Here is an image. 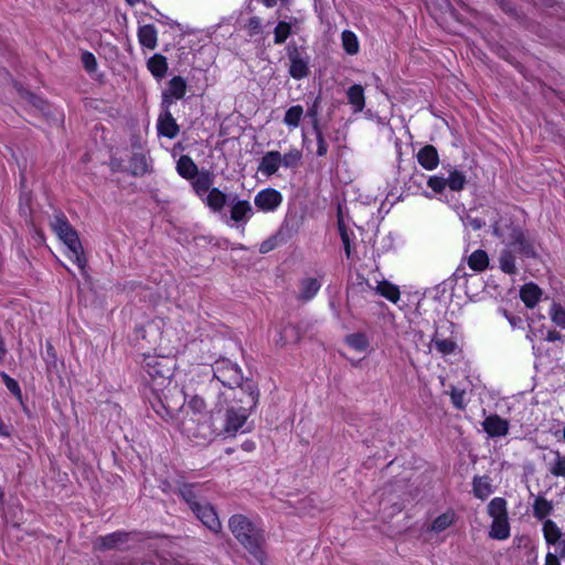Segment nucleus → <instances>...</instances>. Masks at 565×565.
Returning a JSON list of instances; mask_svg holds the SVG:
<instances>
[{"label": "nucleus", "mask_w": 565, "mask_h": 565, "mask_svg": "<svg viewBox=\"0 0 565 565\" xmlns=\"http://www.w3.org/2000/svg\"><path fill=\"white\" fill-rule=\"evenodd\" d=\"M147 66L156 78H163L168 71V62L166 56L154 54L147 62Z\"/></svg>", "instance_id": "obj_29"}, {"label": "nucleus", "mask_w": 565, "mask_h": 565, "mask_svg": "<svg viewBox=\"0 0 565 565\" xmlns=\"http://www.w3.org/2000/svg\"><path fill=\"white\" fill-rule=\"evenodd\" d=\"M562 338V335L559 334V332L555 331V330H550L546 334V340L548 342H555V341H559Z\"/></svg>", "instance_id": "obj_64"}, {"label": "nucleus", "mask_w": 565, "mask_h": 565, "mask_svg": "<svg viewBox=\"0 0 565 565\" xmlns=\"http://www.w3.org/2000/svg\"><path fill=\"white\" fill-rule=\"evenodd\" d=\"M349 103L353 106L354 113H360L365 107L364 89L361 85H352L348 92Z\"/></svg>", "instance_id": "obj_27"}, {"label": "nucleus", "mask_w": 565, "mask_h": 565, "mask_svg": "<svg viewBox=\"0 0 565 565\" xmlns=\"http://www.w3.org/2000/svg\"><path fill=\"white\" fill-rule=\"evenodd\" d=\"M196 518L212 532L218 533L222 530L221 521L213 507L205 500L192 510Z\"/></svg>", "instance_id": "obj_12"}, {"label": "nucleus", "mask_w": 565, "mask_h": 565, "mask_svg": "<svg viewBox=\"0 0 565 565\" xmlns=\"http://www.w3.org/2000/svg\"><path fill=\"white\" fill-rule=\"evenodd\" d=\"M51 226L54 231V233L60 236V233H66L71 231V224L68 223L67 218L63 214H57L54 216L53 221L51 222Z\"/></svg>", "instance_id": "obj_46"}, {"label": "nucleus", "mask_w": 565, "mask_h": 565, "mask_svg": "<svg viewBox=\"0 0 565 565\" xmlns=\"http://www.w3.org/2000/svg\"><path fill=\"white\" fill-rule=\"evenodd\" d=\"M153 408L156 413L166 420L175 419L177 417V415L174 416V409L166 406L161 401L158 402V407L153 405Z\"/></svg>", "instance_id": "obj_54"}, {"label": "nucleus", "mask_w": 565, "mask_h": 565, "mask_svg": "<svg viewBox=\"0 0 565 565\" xmlns=\"http://www.w3.org/2000/svg\"><path fill=\"white\" fill-rule=\"evenodd\" d=\"M203 200L206 205L216 213H222L224 206L228 205V195L216 188H212Z\"/></svg>", "instance_id": "obj_19"}, {"label": "nucleus", "mask_w": 565, "mask_h": 565, "mask_svg": "<svg viewBox=\"0 0 565 565\" xmlns=\"http://www.w3.org/2000/svg\"><path fill=\"white\" fill-rule=\"evenodd\" d=\"M341 40L343 49L348 54L354 55L359 52V41L352 31L344 30L341 34Z\"/></svg>", "instance_id": "obj_39"}, {"label": "nucleus", "mask_w": 565, "mask_h": 565, "mask_svg": "<svg viewBox=\"0 0 565 565\" xmlns=\"http://www.w3.org/2000/svg\"><path fill=\"white\" fill-rule=\"evenodd\" d=\"M26 189H28L26 179H21V182H20L21 195H20V198H21V200H25L29 203L31 200V195L29 192H26Z\"/></svg>", "instance_id": "obj_62"}, {"label": "nucleus", "mask_w": 565, "mask_h": 565, "mask_svg": "<svg viewBox=\"0 0 565 565\" xmlns=\"http://www.w3.org/2000/svg\"><path fill=\"white\" fill-rule=\"evenodd\" d=\"M287 55L290 61L289 75L295 79H302L310 73L309 56L303 46L290 42L287 47Z\"/></svg>", "instance_id": "obj_7"}, {"label": "nucleus", "mask_w": 565, "mask_h": 565, "mask_svg": "<svg viewBox=\"0 0 565 565\" xmlns=\"http://www.w3.org/2000/svg\"><path fill=\"white\" fill-rule=\"evenodd\" d=\"M213 377L206 387V397L210 402L214 401V396L224 388L239 385L244 382L242 369L237 363L232 362L227 358L217 359L212 365Z\"/></svg>", "instance_id": "obj_3"}, {"label": "nucleus", "mask_w": 565, "mask_h": 565, "mask_svg": "<svg viewBox=\"0 0 565 565\" xmlns=\"http://www.w3.org/2000/svg\"><path fill=\"white\" fill-rule=\"evenodd\" d=\"M554 455V461L550 465L548 471L554 477H565V456L558 450H551Z\"/></svg>", "instance_id": "obj_40"}, {"label": "nucleus", "mask_w": 565, "mask_h": 565, "mask_svg": "<svg viewBox=\"0 0 565 565\" xmlns=\"http://www.w3.org/2000/svg\"><path fill=\"white\" fill-rule=\"evenodd\" d=\"M482 427L490 437H503L509 431L508 420L501 418L499 415L488 416L483 420Z\"/></svg>", "instance_id": "obj_15"}, {"label": "nucleus", "mask_w": 565, "mask_h": 565, "mask_svg": "<svg viewBox=\"0 0 565 565\" xmlns=\"http://www.w3.org/2000/svg\"><path fill=\"white\" fill-rule=\"evenodd\" d=\"M550 316L556 326L565 329V309L559 303L553 302Z\"/></svg>", "instance_id": "obj_47"}, {"label": "nucleus", "mask_w": 565, "mask_h": 565, "mask_svg": "<svg viewBox=\"0 0 565 565\" xmlns=\"http://www.w3.org/2000/svg\"><path fill=\"white\" fill-rule=\"evenodd\" d=\"M205 398L209 399L206 396L205 397H202L199 395L192 396L188 403V408H189L188 411L190 413L207 414L205 412V408H206Z\"/></svg>", "instance_id": "obj_49"}, {"label": "nucleus", "mask_w": 565, "mask_h": 565, "mask_svg": "<svg viewBox=\"0 0 565 565\" xmlns=\"http://www.w3.org/2000/svg\"><path fill=\"white\" fill-rule=\"evenodd\" d=\"M129 170L134 177L150 173V164L147 156L142 152L132 153L129 162Z\"/></svg>", "instance_id": "obj_21"}, {"label": "nucleus", "mask_w": 565, "mask_h": 565, "mask_svg": "<svg viewBox=\"0 0 565 565\" xmlns=\"http://www.w3.org/2000/svg\"><path fill=\"white\" fill-rule=\"evenodd\" d=\"M504 247L499 256L500 269L509 275H515L516 258L536 257L535 242L525 232L513 223H500L494 227Z\"/></svg>", "instance_id": "obj_1"}, {"label": "nucleus", "mask_w": 565, "mask_h": 565, "mask_svg": "<svg viewBox=\"0 0 565 565\" xmlns=\"http://www.w3.org/2000/svg\"><path fill=\"white\" fill-rule=\"evenodd\" d=\"M493 1L495 2L497 6L500 7V9L505 14H508L509 17H511L519 23L525 22V19H526L525 15L516 9V7L512 3L511 0H493Z\"/></svg>", "instance_id": "obj_37"}, {"label": "nucleus", "mask_w": 565, "mask_h": 565, "mask_svg": "<svg viewBox=\"0 0 565 565\" xmlns=\"http://www.w3.org/2000/svg\"><path fill=\"white\" fill-rule=\"evenodd\" d=\"M465 181L466 179H427V185L435 193H440L446 186L452 191H460L463 189Z\"/></svg>", "instance_id": "obj_20"}, {"label": "nucleus", "mask_w": 565, "mask_h": 565, "mask_svg": "<svg viewBox=\"0 0 565 565\" xmlns=\"http://www.w3.org/2000/svg\"><path fill=\"white\" fill-rule=\"evenodd\" d=\"M312 328V323L309 321H300L296 324L288 323L280 331L279 342L285 345L289 343H298L303 335L309 332Z\"/></svg>", "instance_id": "obj_11"}, {"label": "nucleus", "mask_w": 565, "mask_h": 565, "mask_svg": "<svg viewBox=\"0 0 565 565\" xmlns=\"http://www.w3.org/2000/svg\"><path fill=\"white\" fill-rule=\"evenodd\" d=\"M280 167V152L273 150L264 154L258 171L267 177L275 174Z\"/></svg>", "instance_id": "obj_18"}, {"label": "nucleus", "mask_w": 565, "mask_h": 565, "mask_svg": "<svg viewBox=\"0 0 565 565\" xmlns=\"http://www.w3.org/2000/svg\"><path fill=\"white\" fill-rule=\"evenodd\" d=\"M315 132H316L317 145H318L317 154L322 157L328 152V145L323 138L321 129H318V131H315Z\"/></svg>", "instance_id": "obj_56"}, {"label": "nucleus", "mask_w": 565, "mask_h": 565, "mask_svg": "<svg viewBox=\"0 0 565 565\" xmlns=\"http://www.w3.org/2000/svg\"><path fill=\"white\" fill-rule=\"evenodd\" d=\"M345 342L359 352H363L369 347V340L364 333H353L347 337Z\"/></svg>", "instance_id": "obj_42"}, {"label": "nucleus", "mask_w": 565, "mask_h": 565, "mask_svg": "<svg viewBox=\"0 0 565 565\" xmlns=\"http://www.w3.org/2000/svg\"><path fill=\"white\" fill-rule=\"evenodd\" d=\"M228 207L230 217L226 218V214H224L226 223L233 221L236 224H246L254 215L252 204L247 200H241L236 194L228 195Z\"/></svg>", "instance_id": "obj_10"}, {"label": "nucleus", "mask_w": 565, "mask_h": 565, "mask_svg": "<svg viewBox=\"0 0 565 565\" xmlns=\"http://www.w3.org/2000/svg\"><path fill=\"white\" fill-rule=\"evenodd\" d=\"M192 188L202 199L212 190V179H192Z\"/></svg>", "instance_id": "obj_48"}, {"label": "nucleus", "mask_w": 565, "mask_h": 565, "mask_svg": "<svg viewBox=\"0 0 565 565\" xmlns=\"http://www.w3.org/2000/svg\"><path fill=\"white\" fill-rule=\"evenodd\" d=\"M245 390L247 393L245 394L244 403H246L247 406H242V409H238L236 405L225 406L226 412L223 431L227 436H235L238 431H246L244 427L247 418L258 403L259 391L257 384L248 383Z\"/></svg>", "instance_id": "obj_4"}, {"label": "nucleus", "mask_w": 565, "mask_h": 565, "mask_svg": "<svg viewBox=\"0 0 565 565\" xmlns=\"http://www.w3.org/2000/svg\"><path fill=\"white\" fill-rule=\"evenodd\" d=\"M177 171L181 177H210L209 173L202 172L199 175L198 167L189 156H181L177 162Z\"/></svg>", "instance_id": "obj_24"}, {"label": "nucleus", "mask_w": 565, "mask_h": 565, "mask_svg": "<svg viewBox=\"0 0 565 565\" xmlns=\"http://www.w3.org/2000/svg\"><path fill=\"white\" fill-rule=\"evenodd\" d=\"M169 95L173 96L174 99H181L186 93V82L181 76L172 77L168 83V88L164 89Z\"/></svg>", "instance_id": "obj_34"}, {"label": "nucleus", "mask_w": 565, "mask_h": 565, "mask_svg": "<svg viewBox=\"0 0 565 565\" xmlns=\"http://www.w3.org/2000/svg\"><path fill=\"white\" fill-rule=\"evenodd\" d=\"M376 291L385 297L386 299H388L390 301L392 302H397L399 300V297H401V292H399V289L397 288V286L388 282V281H381L379 282L377 287H376Z\"/></svg>", "instance_id": "obj_38"}, {"label": "nucleus", "mask_w": 565, "mask_h": 565, "mask_svg": "<svg viewBox=\"0 0 565 565\" xmlns=\"http://www.w3.org/2000/svg\"><path fill=\"white\" fill-rule=\"evenodd\" d=\"M307 115L312 119V127L315 131L320 129L318 121V102L316 100L313 105L308 109Z\"/></svg>", "instance_id": "obj_58"}, {"label": "nucleus", "mask_w": 565, "mask_h": 565, "mask_svg": "<svg viewBox=\"0 0 565 565\" xmlns=\"http://www.w3.org/2000/svg\"><path fill=\"white\" fill-rule=\"evenodd\" d=\"M488 512L492 519L508 518L507 501L503 498H493L488 504Z\"/></svg>", "instance_id": "obj_36"}, {"label": "nucleus", "mask_w": 565, "mask_h": 565, "mask_svg": "<svg viewBox=\"0 0 565 565\" xmlns=\"http://www.w3.org/2000/svg\"><path fill=\"white\" fill-rule=\"evenodd\" d=\"M291 34V25L288 22L279 21L274 30V43L282 44Z\"/></svg>", "instance_id": "obj_44"}, {"label": "nucleus", "mask_w": 565, "mask_h": 565, "mask_svg": "<svg viewBox=\"0 0 565 565\" xmlns=\"http://www.w3.org/2000/svg\"><path fill=\"white\" fill-rule=\"evenodd\" d=\"M302 164V152L299 149H290L285 154L280 153V167L294 171Z\"/></svg>", "instance_id": "obj_32"}, {"label": "nucleus", "mask_w": 565, "mask_h": 565, "mask_svg": "<svg viewBox=\"0 0 565 565\" xmlns=\"http://www.w3.org/2000/svg\"><path fill=\"white\" fill-rule=\"evenodd\" d=\"M450 397H451V402L456 408H458V409L465 408V404H463L465 392L463 391L454 388L450 393Z\"/></svg>", "instance_id": "obj_55"}, {"label": "nucleus", "mask_w": 565, "mask_h": 565, "mask_svg": "<svg viewBox=\"0 0 565 565\" xmlns=\"http://www.w3.org/2000/svg\"><path fill=\"white\" fill-rule=\"evenodd\" d=\"M533 516L540 521H543L553 511V503L543 495H536L532 504Z\"/></svg>", "instance_id": "obj_28"}, {"label": "nucleus", "mask_w": 565, "mask_h": 565, "mask_svg": "<svg viewBox=\"0 0 565 565\" xmlns=\"http://www.w3.org/2000/svg\"><path fill=\"white\" fill-rule=\"evenodd\" d=\"M433 342L435 343L438 352L443 354H451L455 352L457 348V343L451 339H438L437 334L433 338Z\"/></svg>", "instance_id": "obj_45"}, {"label": "nucleus", "mask_w": 565, "mask_h": 565, "mask_svg": "<svg viewBox=\"0 0 565 565\" xmlns=\"http://www.w3.org/2000/svg\"><path fill=\"white\" fill-rule=\"evenodd\" d=\"M472 487L473 494L481 500L487 499L493 492L490 479L487 476L475 477Z\"/></svg>", "instance_id": "obj_31"}, {"label": "nucleus", "mask_w": 565, "mask_h": 565, "mask_svg": "<svg viewBox=\"0 0 565 565\" xmlns=\"http://www.w3.org/2000/svg\"><path fill=\"white\" fill-rule=\"evenodd\" d=\"M82 63H83V66L84 68L89 72V73H93L96 71L97 68V61H96V57L94 56L93 53L86 51L82 54Z\"/></svg>", "instance_id": "obj_52"}, {"label": "nucleus", "mask_w": 565, "mask_h": 565, "mask_svg": "<svg viewBox=\"0 0 565 565\" xmlns=\"http://www.w3.org/2000/svg\"><path fill=\"white\" fill-rule=\"evenodd\" d=\"M158 134L169 139L178 136L180 128L170 110L161 111L157 122Z\"/></svg>", "instance_id": "obj_14"}, {"label": "nucleus", "mask_w": 565, "mask_h": 565, "mask_svg": "<svg viewBox=\"0 0 565 565\" xmlns=\"http://www.w3.org/2000/svg\"><path fill=\"white\" fill-rule=\"evenodd\" d=\"M175 420L182 434L196 441H207L212 439L214 430L211 425V418L207 414L190 413L189 411H179Z\"/></svg>", "instance_id": "obj_5"}, {"label": "nucleus", "mask_w": 565, "mask_h": 565, "mask_svg": "<svg viewBox=\"0 0 565 565\" xmlns=\"http://www.w3.org/2000/svg\"><path fill=\"white\" fill-rule=\"evenodd\" d=\"M143 369L153 380H170L173 375V360L169 356L146 355Z\"/></svg>", "instance_id": "obj_9"}, {"label": "nucleus", "mask_w": 565, "mask_h": 565, "mask_svg": "<svg viewBox=\"0 0 565 565\" xmlns=\"http://www.w3.org/2000/svg\"><path fill=\"white\" fill-rule=\"evenodd\" d=\"M128 541V533L126 532H114L105 536H99L94 546L100 551L113 550L121 546Z\"/></svg>", "instance_id": "obj_16"}, {"label": "nucleus", "mask_w": 565, "mask_h": 565, "mask_svg": "<svg viewBox=\"0 0 565 565\" xmlns=\"http://www.w3.org/2000/svg\"><path fill=\"white\" fill-rule=\"evenodd\" d=\"M281 202L282 195L280 192L271 188L259 191L254 199L255 205L264 212L275 211Z\"/></svg>", "instance_id": "obj_13"}, {"label": "nucleus", "mask_w": 565, "mask_h": 565, "mask_svg": "<svg viewBox=\"0 0 565 565\" xmlns=\"http://www.w3.org/2000/svg\"><path fill=\"white\" fill-rule=\"evenodd\" d=\"M545 565H561L558 556L553 553H547L545 557Z\"/></svg>", "instance_id": "obj_63"}, {"label": "nucleus", "mask_w": 565, "mask_h": 565, "mask_svg": "<svg viewBox=\"0 0 565 565\" xmlns=\"http://www.w3.org/2000/svg\"><path fill=\"white\" fill-rule=\"evenodd\" d=\"M279 236L280 232L262 242V244L259 245V253L266 254L275 249L278 246L279 242H281V239H279Z\"/></svg>", "instance_id": "obj_51"}, {"label": "nucleus", "mask_w": 565, "mask_h": 565, "mask_svg": "<svg viewBox=\"0 0 565 565\" xmlns=\"http://www.w3.org/2000/svg\"><path fill=\"white\" fill-rule=\"evenodd\" d=\"M46 363L47 364H55V361H56V354H55V349L54 347L52 345V343L47 342L46 343Z\"/></svg>", "instance_id": "obj_61"}, {"label": "nucleus", "mask_w": 565, "mask_h": 565, "mask_svg": "<svg viewBox=\"0 0 565 565\" xmlns=\"http://www.w3.org/2000/svg\"><path fill=\"white\" fill-rule=\"evenodd\" d=\"M468 265L475 271H483L489 265L488 254L483 249L475 250L468 258Z\"/></svg>", "instance_id": "obj_35"}, {"label": "nucleus", "mask_w": 565, "mask_h": 565, "mask_svg": "<svg viewBox=\"0 0 565 565\" xmlns=\"http://www.w3.org/2000/svg\"><path fill=\"white\" fill-rule=\"evenodd\" d=\"M228 529L236 541L258 562L265 559V531L244 514H233L228 519Z\"/></svg>", "instance_id": "obj_2"}, {"label": "nucleus", "mask_w": 565, "mask_h": 565, "mask_svg": "<svg viewBox=\"0 0 565 565\" xmlns=\"http://www.w3.org/2000/svg\"><path fill=\"white\" fill-rule=\"evenodd\" d=\"M542 290L533 282L525 284L520 290V297L527 308H533L539 302Z\"/></svg>", "instance_id": "obj_23"}, {"label": "nucleus", "mask_w": 565, "mask_h": 565, "mask_svg": "<svg viewBox=\"0 0 565 565\" xmlns=\"http://www.w3.org/2000/svg\"><path fill=\"white\" fill-rule=\"evenodd\" d=\"M543 534L547 544L555 545L561 541L562 532L557 524L550 519L543 522Z\"/></svg>", "instance_id": "obj_33"}, {"label": "nucleus", "mask_w": 565, "mask_h": 565, "mask_svg": "<svg viewBox=\"0 0 565 565\" xmlns=\"http://www.w3.org/2000/svg\"><path fill=\"white\" fill-rule=\"evenodd\" d=\"M58 238L65 244L67 248V257L78 266L82 274H85L87 260L75 228L71 226V231L66 233H60Z\"/></svg>", "instance_id": "obj_8"}, {"label": "nucleus", "mask_w": 565, "mask_h": 565, "mask_svg": "<svg viewBox=\"0 0 565 565\" xmlns=\"http://www.w3.org/2000/svg\"><path fill=\"white\" fill-rule=\"evenodd\" d=\"M247 29L250 36L258 34L262 30L260 19L258 17L249 18Z\"/></svg>", "instance_id": "obj_57"}, {"label": "nucleus", "mask_w": 565, "mask_h": 565, "mask_svg": "<svg viewBox=\"0 0 565 565\" xmlns=\"http://www.w3.org/2000/svg\"><path fill=\"white\" fill-rule=\"evenodd\" d=\"M490 537L495 540H505L510 535V525L508 518L493 519L489 532Z\"/></svg>", "instance_id": "obj_30"}, {"label": "nucleus", "mask_w": 565, "mask_h": 565, "mask_svg": "<svg viewBox=\"0 0 565 565\" xmlns=\"http://www.w3.org/2000/svg\"><path fill=\"white\" fill-rule=\"evenodd\" d=\"M303 115V108L300 105L290 107L284 117V122L290 127H297Z\"/></svg>", "instance_id": "obj_43"}, {"label": "nucleus", "mask_w": 565, "mask_h": 565, "mask_svg": "<svg viewBox=\"0 0 565 565\" xmlns=\"http://www.w3.org/2000/svg\"><path fill=\"white\" fill-rule=\"evenodd\" d=\"M300 291L298 295V299L302 301H308L312 299L316 294L319 291L321 284L316 278H305L300 280Z\"/></svg>", "instance_id": "obj_25"}, {"label": "nucleus", "mask_w": 565, "mask_h": 565, "mask_svg": "<svg viewBox=\"0 0 565 565\" xmlns=\"http://www.w3.org/2000/svg\"><path fill=\"white\" fill-rule=\"evenodd\" d=\"M338 230H339V234H340L341 241L343 243L345 255H347L348 258H350V256H351V242H350V237H349V234H348L347 226L344 225V222L341 218L338 220Z\"/></svg>", "instance_id": "obj_50"}, {"label": "nucleus", "mask_w": 565, "mask_h": 565, "mask_svg": "<svg viewBox=\"0 0 565 565\" xmlns=\"http://www.w3.org/2000/svg\"><path fill=\"white\" fill-rule=\"evenodd\" d=\"M418 163L426 170L435 169L439 163L437 149L431 145H426L417 152Z\"/></svg>", "instance_id": "obj_17"}, {"label": "nucleus", "mask_w": 565, "mask_h": 565, "mask_svg": "<svg viewBox=\"0 0 565 565\" xmlns=\"http://www.w3.org/2000/svg\"><path fill=\"white\" fill-rule=\"evenodd\" d=\"M256 384L250 379H245L244 382L239 385H233L232 387L224 388L222 392H218L214 396V401L211 403H214L215 407L218 408V411L223 409L225 406L230 405H236L238 409H242V406H247L246 403H244L246 386L247 384Z\"/></svg>", "instance_id": "obj_6"}, {"label": "nucleus", "mask_w": 565, "mask_h": 565, "mask_svg": "<svg viewBox=\"0 0 565 565\" xmlns=\"http://www.w3.org/2000/svg\"><path fill=\"white\" fill-rule=\"evenodd\" d=\"M138 39L142 46L153 50L157 46V30L153 24H146L139 28Z\"/></svg>", "instance_id": "obj_26"}, {"label": "nucleus", "mask_w": 565, "mask_h": 565, "mask_svg": "<svg viewBox=\"0 0 565 565\" xmlns=\"http://www.w3.org/2000/svg\"><path fill=\"white\" fill-rule=\"evenodd\" d=\"M1 377L7 386V388L17 397L21 398V388L18 382L10 377L7 373H1Z\"/></svg>", "instance_id": "obj_53"}, {"label": "nucleus", "mask_w": 565, "mask_h": 565, "mask_svg": "<svg viewBox=\"0 0 565 565\" xmlns=\"http://www.w3.org/2000/svg\"><path fill=\"white\" fill-rule=\"evenodd\" d=\"M455 520L454 512H446L437 516L434 522L431 523V531H435L437 533L445 531L448 529Z\"/></svg>", "instance_id": "obj_41"}, {"label": "nucleus", "mask_w": 565, "mask_h": 565, "mask_svg": "<svg viewBox=\"0 0 565 565\" xmlns=\"http://www.w3.org/2000/svg\"><path fill=\"white\" fill-rule=\"evenodd\" d=\"M26 100L39 109H44L45 102L33 93H26Z\"/></svg>", "instance_id": "obj_59"}, {"label": "nucleus", "mask_w": 565, "mask_h": 565, "mask_svg": "<svg viewBox=\"0 0 565 565\" xmlns=\"http://www.w3.org/2000/svg\"><path fill=\"white\" fill-rule=\"evenodd\" d=\"M174 97L169 95L167 92H162V102H161V108L162 111L170 110V106L173 103Z\"/></svg>", "instance_id": "obj_60"}, {"label": "nucleus", "mask_w": 565, "mask_h": 565, "mask_svg": "<svg viewBox=\"0 0 565 565\" xmlns=\"http://www.w3.org/2000/svg\"><path fill=\"white\" fill-rule=\"evenodd\" d=\"M180 497L186 502L191 510L195 509V505H200L205 500L196 491V486L192 483H183L179 487Z\"/></svg>", "instance_id": "obj_22"}]
</instances>
